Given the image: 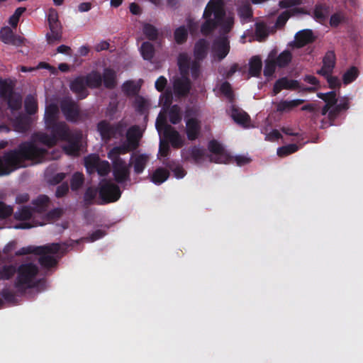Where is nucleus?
Listing matches in <instances>:
<instances>
[{
    "instance_id": "nucleus-1",
    "label": "nucleus",
    "mask_w": 363,
    "mask_h": 363,
    "mask_svg": "<svg viewBox=\"0 0 363 363\" xmlns=\"http://www.w3.org/2000/svg\"><path fill=\"white\" fill-rule=\"evenodd\" d=\"M45 128L50 134L35 133L32 136V140L21 143L16 150L1 157V176L7 175L18 168L25 167L27 162L41 163L57 158L58 155L55 152L50 153L45 148L38 147L35 142L38 141L48 147H53L60 140H68L74 133L71 132L64 121L52 123Z\"/></svg>"
},
{
    "instance_id": "nucleus-2",
    "label": "nucleus",
    "mask_w": 363,
    "mask_h": 363,
    "mask_svg": "<svg viewBox=\"0 0 363 363\" xmlns=\"http://www.w3.org/2000/svg\"><path fill=\"white\" fill-rule=\"evenodd\" d=\"M225 14L224 0H210L203 13V22L200 27L201 33L208 36L220 27L221 36H226L233 27L234 18H225Z\"/></svg>"
},
{
    "instance_id": "nucleus-3",
    "label": "nucleus",
    "mask_w": 363,
    "mask_h": 363,
    "mask_svg": "<svg viewBox=\"0 0 363 363\" xmlns=\"http://www.w3.org/2000/svg\"><path fill=\"white\" fill-rule=\"evenodd\" d=\"M15 272L16 277L14 280V286L21 294H24L28 289H35L39 286L41 279H38L39 268L37 264L31 262H25L19 264L16 270L11 266H3L1 267V279H9Z\"/></svg>"
},
{
    "instance_id": "nucleus-4",
    "label": "nucleus",
    "mask_w": 363,
    "mask_h": 363,
    "mask_svg": "<svg viewBox=\"0 0 363 363\" xmlns=\"http://www.w3.org/2000/svg\"><path fill=\"white\" fill-rule=\"evenodd\" d=\"M125 128L126 125L123 121L111 123L106 120L99 121L96 125L97 131L104 142L123 137Z\"/></svg>"
},
{
    "instance_id": "nucleus-5",
    "label": "nucleus",
    "mask_w": 363,
    "mask_h": 363,
    "mask_svg": "<svg viewBox=\"0 0 363 363\" xmlns=\"http://www.w3.org/2000/svg\"><path fill=\"white\" fill-rule=\"evenodd\" d=\"M99 194L103 203H108L117 201L121 196V191L117 184L104 179L99 184Z\"/></svg>"
},
{
    "instance_id": "nucleus-6",
    "label": "nucleus",
    "mask_w": 363,
    "mask_h": 363,
    "mask_svg": "<svg viewBox=\"0 0 363 363\" xmlns=\"http://www.w3.org/2000/svg\"><path fill=\"white\" fill-rule=\"evenodd\" d=\"M156 128L159 132L163 130L164 137L171 143L174 148L179 149L183 146L184 141L179 132L172 125L167 124L164 118L162 121H160L159 118L157 119Z\"/></svg>"
},
{
    "instance_id": "nucleus-7",
    "label": "nucleus",
    "mask_w": 363,
    "mask_h": 363,
    "mask_svg": "<svg viewBox=\"0 0 363 363\" xmlns=\"http://www.w3.org/2000/svg\"><path fill=\"white\" fill-rule=\"evenodd\" d=\"M60 249L61 244L57 242H52L43 246L29 245L21 247L15 252V255L17 256L30 254H45L50 255L57 254L60 252Z\"/></svg>"
},
{
    "instance_id": "nucleus-8",
    "label": "nucleus",
    "mask_w": 363,
    "mask_h": 363,
    "mask_svg": "<svg viewBox=\"0 0 363 363\" xmlns=\"http://www.w3.org/2000/svg\"><path fill=\"white\" fill-rule=\"evenodd\" d=\"M61 111L66 120L75 123L80 117V108L77 102L71 98H65L60 101Z\"/></svg>"
},
{
    "instance_id": "nucleus-9",
    "label": "nucleus",
    "mask_w": 363,
    "mask_h": 363,
    "mask_svg": "<svg viewBox=\"0 0 363 363\" xmlns=\"http://www.w3.org/2000/svg\"><path fill=\"white\" fill-rule=\"evenodd\" d=\"M113 175L118 184H123L130 181V165L124 160L112 162Z\"/></svg>"
},
{
    "instance_id": "nucleus-10",
    "label": "nucleus",
    "mask_w": 363,
    "mask_h": 363,
    "mask_svg": "<svg viewBox=\"0 0 363 363\" xmlns=\"http://www.w3.org/2000/svg\"><path fill=\"white\" fill-rule=\"evenodd\" d=\"M208 150L214 155H211L209 160L216 163H228L231 157L225 152L223 147L217 140H212L208 143Z\"/></svg>"
},
{
    "instance_id": "nucleus-11",
    "label": "nucleus",
    "mask_w": 363,
    "mask_h": 363,
    "mask_svg": "<svg viewBox=\"0 0 363 363\" xmlns=\"http://www.w3.org/2000/svg\"><path fill=\"white\" fill-rule=\"evenodd\" d=\"M191 83L187 75H182L178 77L173 82L174 94L178 97L186 96L191 89Z\"/></svg>"
},
{
    "instance_id": "nucleus-12",
    "label": "nucleus",
    "mask_w": 363,
    "mask_h": 363,
    "mask_svg": "<svg viewBox=\"0 0 363 363\" xmlns=\"http://www.w3.org/2000/svg\"><path fill=\"white\" fill-rule=\"evenodd\" d=\"M213 50L219 60L224 59L230 51V43L227 36H220L216 39L213 45Z\"/></svg>"
},
{
    "instance_id": "nucleus-13",
    "label": "nucleus",
    "mask_w": 363,
    "mask_h": 363,
    "mask_svg": "<svg viewBox=\"0 0 363 363\" xmlns=\"http://www.w3.org/2000/svg\"><path fill=\"white\" fill-rule=\"evenodd\" d=\"M86 84L84 76H78L70 82V90L77 96L78 99H85L89 93L86 90Z\"/></svg>"
},
{
    "instance_id": "nucleus-14",
    "label": "nucleus",
    "mask_w": 363,
    "mask_h": 363,
    "mask_svg": "<svg viewBox=\"0 0 363 363\" xmlns=\"http://www.w3.org/2000/svg\"><path fill=\"white\" fill-rule=\"evenodd\" d=\"M33 119L31 116L26 114H19L12 120L14 130L18 133H26L31 128Z\"/></svg>"
},
{
    "instance_id": "nucleus-15",
    "label": "nucleus",
    "mask_w": 363,
    "mask_h": 363,
    "mask_svg": "<svg viewBox=\"0 0 363 363\" xmlns=\"http://www.w3.org/2000/svg\"><path fill=\"white\" fill-rule=\"evenodd\" d=\"M336 56L333 50H328L323 57V66L317 71L320 75H328L332 74L335 67Z\"/></svg>"
},
{
    "instance_id": "nucleus-16",
    "label": "nucleus",
    "mask_w": 363,
    "mask_h": 363,
    "mask_svg": "<svg viewBox=\"0 0 363 363\" xmlns=\"http://www.w3.org/2000/svg\"><path fill=\"white\" fill-rule=\"evenodd\" d=\"M143 134L138 125H133L126 132V141L125 142L132 150H135L140 145V140Z\"/></svg>"
},
{
    "instance_id": "nucleus-17",
    "label": "nucleus",
    "mask_w": 363,
    "mask_h": 363,
    "mask_svg": "<svg viewBox=\"0 0 363 363\" xmlns=\"http://www.w3.org/2000/svg\"><path fill=\"white\" fill-rule=\"evenodd\" d=\"M299 88V83L297 80L289 79L286 77L277 79L273 86V95L276 96L282 89L295 90Z\"/></svg>"
},
{
    "instance_id": "nucleus-18",
    "label": "nucleus",
    "mask_w": 363,
    "mask_h": 363,
    "mask_svg": "<svg viewBox=\"0 0 363 363\" xmlns=\"http://www.w3.org/2000/svg\"><path fill=\"white\" fill-rule=\"evenodd\" d=\"M23 41L24 38L16 35L10 28L7 26L1 28V42L18 47L23 43Z\"/></svg>"
},
{
    "instance_id": "nucleus-19",
    "label": "nucleus",
    "mask_w": 363,
    "mask_h": 363,
    "mask_svg": "<svg viewBox=\"0 0 363 363\" xmlns=\"http://www.w3.org/2000/svg\"><path fill=\"white\" fill-rule=\"evenodd\" d=\"M81 139V134L73 133L68 140H65L67 142V144L64 147L65 152L69 155H77L80 149Z\"/></svg>"
},
{
    "instance_id": "nucleus-20",
    "label": "nucleus",
    "mask_w": 363,
    "mask_h": 363,
    "mask_svg": "<svg viewBox=\"0 0 363 363\" xmlns=\"http://www.w3.org/2000/svg\"><path fill=\"white\" fill-rule=\"evenodd\" d=\"M230 116L236 123L242 127L247 128L249 126L250 122V116L245 111L235 105L231 106Z\"/></svg>"
},
{
    "instance_id": "nucleus-21",
    "label": "nucleus",
    "mask_w": 363,
    "mask_h": 363,
    "mask_svg": "<svg viewBox=\"0 0 363 363\" xmlns=\"http://www.w3.org/2000/svg\"><path fill=\"white\" fill-rule=\"evenodd\" d=\"M315 40L313 31L310 29H304L298 31L295 35V46L301 48L313 43Z\"/></svg>"
},
{
    "instance_id": "nucleus-22",
    "label": "nucleus",
    "mask_w": 363,
    "mask_h": 363,
    "mask_svg": "<svg viewBox=\"0 0 363 363\" xmlns=\"http://www.w3.org/2000/svg\"><path fill=\"white\" fill-rule=\"evenodd\" d=\"M186 136L189 140H195L199 135L201 131V124L198 119L191 118L186 123Z\"/></svg>"
},
{
    "instance_id": "nucleus-23",
    "label": "nucleus",
    "mask_w": 363,
    "mask_h": 363,
    "mask_svg": "<svg viewBox=\"0 0 363 363\" xmlns=\"http://www.w3.org/2000/svg\"><path fill=\"white\" fill-rule=\"evenodd\" d=\"M208 48L209 43L206 39L201 38L196 41L194 48V59L203 60L207 56Z\"/></svg>"
},
{
    "instance_id": "nucleus-24",
    "label": "nucleus",
    "mask_w": 363,
    "mask_h": 363,
    "mask_svg": "<svg viewBox=\"0 0 363 363\" xmlns=\"http://www.w3.org/2000/svg\"><path fill=\"white\" fill-rule=\"evenodd\" d=\"M149 160L150 158L147 155L139 154L135 156L132 162L129 163V165L133 164L135 174H140L145 170Z\"/></svg>"
},
{
    "instance_id": "nucleus-25",
    "label": "nucleus",
    "mask_w": 363,
    "mask_h": 363,
    "mask_svg": "<svg viewBox=\"0 0 363 363\" xmlns=\"http://www.w3.org/2000/svg\"><path fill=\"white\" fill-rule=\"evenodd\" d=\"M131 151H133L131 148L124 142L123 144L111 149L108 152L107 156L111 162H117L118 160H123L120 157L121 155H125Z\"/></svg>"
},
{
    "instance_id": "nucleus-26",
    "label": "nucleus",
    "mask_w": 363,
    "mask_h": 363,
    "mask_svg": "<svg viewBox=\"0 0 363 363\" xmlns=\"http://www.w3.org/2000/svg\"><path fill=\"white\" fill-rule=\"evenodd\" d=\"M102 77L104 86L108 89H113L117 84L116 72L111 68H105Z\"/></svg>"
},
{
    "instance_id": "nucleus-27",
    "label": "nucleus",
    "mask_w": 363,
    "mask_h": 363,
    "mask_svg": "<svg viewBox=\"0 0 363 363\" xmlns=\"http://www.w3.org/2000/svg\"><path fill=\"white\" fill-rule=\"evenodd\" d=\"M329 15V6L325 4H317L313 10V18L318 23L323 24Z\"/></svg>"
},
{
    "instance_id": "nucleus-28",
    "label": "nucleus",
    "mask_w": 363,
    "mask_h": 363,
    "mask_svg": "<svg viewBox=\"0 0 363 363\" xmlns=\"http://www.w3.org/2000/svg\"><path fill=\"white\" fill-rule=\"evenodd\" d=\"M59 108L55 104H50L45 108L44 121L45 126L58 122Z\"/></svg>"
},
{
    "instance_id": "nucleus-29",
    "label": "nucleus",
    "mask_w": 363,
    "mask_h": 363,
    "mask_svg": "<svg viewBox=\"0 0 363 363\" xmlns=\"http://www.w3.org/2000/svg\"><path fill=\"white\" fill-rule=\"evenodd\" d=\"M6 101L8 104L9 109L13 112L18 111L22 106V96L18 93H11L6 95L2 101Z\"/></svg>"
},
{
    "instance_id": "nucleus-30",
    "label": "nucleus",
    "mask_w": 363,
    "mask_h": 363,
    "mask_svg": "<svg viewBox=\"0 0 363 363\" xmlns=\"http://www.w3.org/2000/svg\"><path fill=\"white\" fill-rule=\"evenodd\" d=\"M84 77L87 87L90 89H99L102 85V77L98 71L93 70Z\"/></svg>"
},
{
    "instance_id": "nucleus-31",
    "label": "nucleus",
    "mask_w": 363,
    "mask_h": 363,
    "mask_svg": "<svg viewBox=\"0 0 363 363\" xmlns=\"http://www.w3.org/2000/svg\"><path fill=\"white\" fill-rule=\"evenodd\" d=\"M50 201V198L47 195L41 194L33 200L32 204L33 206L32 209L34 212L44 213L47 211Z\"/></svg>"
},
{
    "instance_id": "nucleus-32",
    "label": "nucleus",
    "mask_w": 363,
    "mask_h": 363,
    "mask_svg": "<svg viewBox=\"0 0 363 363\" xmlns=\"http://www.w3.org/2000/svg\"><path fill=\"white\" fill-rule=\"evenodd\" d=\"M262 68V59L259 55L252 57L249 61L248 73L251 77H259Z\"/></svg>"
},
{
    "instance_id": "nucleus-33",
    "label": "nucleus",
    "mask_w": 363,
    "mask_h": 363,
    "mask_svg": "<svg viewBox=\"0 0 363 363\" xmlns=\"http://www.w3.org/2000/svg\"><path fill=\"white\" fill-rule=\"evenodd\" d=\"M188 155L183 156L185 160H189V158L192 159L195 164H199L204 157V150L196 147H191L186 151Z\"/></svg>"
},
{
    "instance_id": "nucleus-34",
    "label": "nucleus",
    "mask_w": 363,
    "mask_h": 363,
    "mask_svg": "<svg viewBox=\"0 0 363 363\" xmlns=\"http://www.w3.org/2000/svg\"><path fill=\"white\" fill-rule=\"evenodd\" d=\"M303 99H294L291 101L282 100L278 103L277 111L278 112L290 111L294 108L304 103Z\"/></svg>"
},
{
    "instance_id": "nucleus-35",
    "label": "nucleus",
    "mask_w": 363,
    "mask_h": 363,
    "mask_svg": "<svg viewBox=\"0 0 363 363\" xmlns=\"http://www.w3.org/2000/svg\"><path fill=\"white\" fill-rule=\"evenodd\" d=\"M177 64L182 75H188L191 63L187 53L182 52L179 55Z\"/></svg>"
},
{
    "instance_id": "nucleus-36",
    "label": "nucleus",
    "mask_w": 363,
    "mask_h": 363,
    "mask_svg": "<svg viewBox=\"0 0 363 363\" xmlns=\"http://www.w3.org/2000/svg\"><path fill=\"white\" fill-rule=\"evenodd\" d=\"M169 177V172L162 168H157L151 176V182L157 185L164 182Z\"/></svg>"
},
{
    "instance_id": "nucleus-37",
    "label": "nucleus",
    "mask_w": 363,
    "mask_h": 363,
    "mask_svg": "<svg viewBox=\"0 0 363 363\" xmlns=\"http://www.w3.org/2000/svg\"><path fill=\"white\" fill-rule=\"evenodd\" d=\"M163 164L170 169L176 178L182 179L186 175V171L184 168L179 164H177L175 161L169 160L167 159L163 162Z\"/></svg>"
},
{
    "instance_id": "nucleus-38",
    "label": "nucleus",
    "mask_w": 363,
    "mask_h": 363,
    "mask_svg": "<svg viewBox=\"0 0 363 363\" xmlns=\"http://www.w3.org/2000/svg\"><path fill=\"white\" fill-rule=\"evenodd\" d=\"M35 255L40 256L38 259V262L40 264V266L44 269H49L52 267H55L57 266L58 263L57 259L52 255L45 254Z\"/></svg>"
},
{
    "instance_id": "nucleus-39",
    "label": "nucleus",
    "mask_w": 363,
    "mask_h": 363,
    "mask_svg": "<svg viewBox=\"0 0 363 363\" xmlns=\"http://www.w3.org/2000/svg\"><path fill=\"white\" fill-rule=\"evenodd\" d=\"M24 106L26 115L30 116L35 114L38 108L37 99L31 94L28 95L24 101Z\"/></svg>"
},
{
    "instance_id": "nucleus-40",
    "label": "nucleus",
    "mask_w": 363,
    "mask_h": 363,
    "mask_svg": "<svg viewBox=\"0 0 363 363\" xmlns=\"http://www.w3.org/2000/svg\"><path fill=\"white\" fill-rule=\"evenodd\" d=\"M237 11L241 20H250L253 16L252 9L249 2H245L238 6Z\"/></svg>"
},
{
    "instance_id": "nucleus-41",
    "label": "nucleus",
    "mask_w": 363,
    "mask_h": 363,
    "mask_svg": "<svg viewBox=\"0 0 363 363\" xmlns=\"http://www.w3.org/2000/svg\"><path fill=\"white\" fill-rule=\"evenodd\" d=\"M255 34L259 42L264 41L269 35V30L267 25L264 22L256 23Z\"/></svg>"
},
{
    "instance_id": "nucleus-42",
    "label": "nucleus",
    "mask_w": 363,
    "mask_h": 363,
    "mask_svg": "<svg viewBox=\"0 0 363 363\" xmlns=\"http://www.w3.org/2000/svg\"><path fill=\"white\" fill-rule=\"evenodd\" d=\"M273 60L275 61L277 67L281 68L286 67L292 60V54L289 50H285L281 52L276 59Z\"/></svg>"
},
{
    "instance_id": "nucleus-43",
    "label": "nucleus",
    "mask_w": 363,
    "mask_h": 363,
    "mask_svg": "<svg viewBox=\"0 0 363 363\" xmlns=\"http://www.w3.org/2000/svg\"><path fill=\"white\" fill-rule=\"evenodd\" d=\"M296 13H301V9L295 8L290 11H283L277 18L276 26L277 28L284 26L291 16Z\"/></svg>"
},
{
    "instance_id": "nucleus-44",
    "label": "nucleus",
    "mask_w": 363,
    "mask_h": 363,
    "mask_svg": "<svg viewBox=\"0 0 363 363\" xmlns=\"http://www.w3.org/2000/svg\"><path fill=\"white\" fill-rule=\"evenodd\" d=\"M148 105V101L142 96L137 95L135 97L133 106L139 114H145L147 111Z\"/></svg>"
},
{
    "instance_id": "nucleus-45",
    "label": "nucleus",
    "mask_w": 363,
    "mask_h": 363,
    "mask_svg": "<svg viewBox=\"0 0 363 363\" xmlns=\"http://www.w3.org/2000/svg\"><path fill=\"white\" fill-rule=\"evenodd\" d=\"M140 86L136 84L133 81H126L122 85V90L128 96H137Z\"/></svg>"
},
{
    "instance_id": "nucleus-46",
    "label": "nucleus",
    "mask_w": 363,
    "mask_h": 363,
    "mask_svg": "<svg viewBox=\"0 0 363 363\" xmlns=\"http://www.w3.org/2000/svg\"><path fill=\"white\" fill-rule=\"evenodd\" d=\"M140 53L144 60H151L155 55V48L153 45L148 42H144L140 47Z\"/></svg>"
},
{
    "instance_id": "nucleus-47",
    "label": "nucleus",
    "mask_w": 363,
    "mask_h": 363,
    "mask_svg": "<svg viewBox=\"0 0 363 363\" xmlns=\"http://www.w3.org/2000/svg\"><path fill=\"white\" fill-rule=\"evenodd\" d=\"M182 118L180 107L177 104L172 105L169 111V119L171 123L176 125L181 122Z\"/></svg>"
},
{
    "instance_id": "nucleus-48",
    "label": "nucleus",
    "mask_w": 363,
    "mask_h": 363,
    "mask_svg": "<svg viewBox=\"0 0 363 363\" xmlns=\"http://www.w3.org/2000/svg\"><path fill=\"white\" fill-rule=\"evenodd\" d=\"M317 96L324 101L326 105L333 107L337 102V94L335 91L327 93H318Z\"/></svg>"
},
{
    "instance_id": "nucleus-49",
    "label": "nucleus",
    "mask_w": 363,
    "mask_h": 363,
    "mask_svg": "<svg viewBox=\"0 0 363 363\" xmlns=\"http://www.w3.org/2000/svg\"><path fill=\"white\" fill-rule=\"evenodd\" d=\"M33 210L30 206H22L14 213V218L18 220H29L33 215Z\"/></svg>"
},
{
    "instance_id": "nucleus-50",
    "label": "nucleus",
    "mask_w": 363,
    "mask_h": 363,
    "mask_svg": "<svg viewBox=\"0 0 363 363\" xmlns=\"http://www.w3.org/2000/svg\"><path fill=\"white\" fill-rule=\"evenodd\" d=\"M84 182V177L82 172H77L73 174L70 180V186L72 191L79 190Z\"/></svg>"
},
{
    "instance_id": "nucleus-51",
    "label": "nucleus",
    "mask_w": 363,
    "mask_h": 363,
    "mask_svg": "<svg viewBox=\"0 0 363 363\" xmlns=\"http://www.w3.org/2000/svg\"><path fill=\"white\" fill-rule=\"evenodd\" d=\"M175 42L178 45L184 44L188 38V30L184 26L177 28L174 33Z\"/></svg>"
},
{
    "instance_id": "nucleus-52",
    "label": "nucleus",
    "mask_w": 363,
    "mask_h": 363,
    "mask_svg": "<svg viewBox=\"0 0 363 363\" xmlns=\"http://www.w3.org/2000/svg\"><path fill=\"white\" fill-rule=\"evenodd\" d=\"M359 75L357 67L352 66L348 69L342 76V81L345 84H349L354 82Z\"/></svg>"
},
{
    "instance_id": "nucleus-53",
    "label": "nucleus",
    "mask_w": 363,
    "mask_h": 363,
    "mask_svg": "<svg viewBox=\"0 0 363 363\" xmlns=\"http://www.w3.org/2000/svg\"><path fill=\"white\" fill-rule=\"evenodd\" d=\"M14 84L11 81L7 79H2L1 82V101L6 97V95L11 94V93H16L13 91Z\"/></svg>"
},
{
    "instance_id": "nucleus-54",
    "label": "nucleus",
    "mask_w": 363,
    "mask_h": 363,
    "mask_svg": "<svg viewBox=\"0 0 363 363\" xmlns=\"http://www.w3.org/2000/svg\"><path fill=\"white\" fill-rule=\"evenodd\" d=\"M143 33L150 40H155L158 37V30L152 25L146 23L143 26Z\"/></svg>"
},
{
    "instance_id": "nucleus-55",
    "label": "nucleus",
    "mask_w": 363,
    "mask_h": 363,
    "mask_svg": "<svg viewBox=\"0 0 363 363\" xmlns=\"http://www.w3.org/2000/svg\"><path fill=\"white\" fill-rule=\"evenodd\" d=\"M298 150V147L296 144H289L282 146L277 149V155L279 157H286L292 153L296 152Z\"/></svg>"
},
{
    "instance_id": "nucleus-56",
    "label": "nucleus",
    "mask_w": 363,
    "mask_h": 363,
    "mask_svg": "<svg viewBox=\"0 0 363 363\" xmlns=\"http://www.w3.org/2000/svg\"><path fill=\"white\" fill-rule=\"evenodd\" d=\"M220 92L230 101L234 99V94L230 84L225 81L220 86Z\"/></svg>"
},
{
    "instance_id": "nucleus-57",
    "label": "nucleus",
    "mask_w": 363,
    "mask_h": 363,
    "mask_svg": "<svg viewBox=\"0 0 363 363\" xmlns=\"http://www.w3.org/2000/svg\"><path fill=\"white\" fill-rule=\"evenodd\" d=\"M277 65L273 59H267L265 60L264 68V75L267 77H272L275 72Z\"/></svg>"
},
{
    "instance_id": "nucleus-58",
    "label": "nucleus",
    "mask_w": 363,
    "mask_h": 363,
    "mask_svg": "<svg viewBox=\"0 0 363 363\" xmlns=\"http://www.w3.org/2000/svg\"><path fill=\"white\" fill-rule=\"evenodd\" d=\"M94 170H96L100 176L105 177L110 172V164L108 161L100 160Z\"/></svg>"
},
{
    "instance_id": "nucleus-59",
    "label": "nucleus",
    "mask_w": 363,
    "mask_h": 363,
    "mask_svg": "<svg viewBox=\"0 0 363 363\" xmlns=\"http://www.w3.org/2000/svg\"><path fill=\"white\" fill-rule=\"evenodd\" d=\"M100 158L98 155H90L84 158V164L87 169H95Z\"/></svg>"
},
{
    "instance_id": "nucleus-60",
    "label": "nucleus",
    "mask_w": 363,
    "mask_h": 363,
    "mask_svg": "<svg viewBox=\"0 0 363 363\" xmlns=\"http://www.w3.org/2000/svg\"><path fill=\"white\" fill-rule=\"evenodd\" d=\"M106 235V232L103 230H96L93 232L89 237L83 238L80 240H77V243H79L82 240H86L89 242H94L97 240L102 238Z\"/></svg>"
},
{
    "instance_id": "nucleus-61",
    "label": "nucleus",
    "mask_w": 363,
    "mask_h": 363,
    "mask_svg": "<svg viewBox=\"0 0 363 363\" xmlns=\"http://www.w3.org/2000/svg\"><path fill=\"white\" fill-rule=\"evenodd\" d=\"M201 60H195L190 65L191 74L193 79H196L201 74Z\"/></svg>"
},
{
    "instance_id": "nucleus-62",
    "label": "nucleus",
    "mask_w": 363,
    "mask_h": 363,
    "mask_svg": "<svg viewBox=\"0 0 363 363\" xmlns=\"http://www.w3.org/2000/svg\"><path fill=\"white\" fill-rule=\"evenodd\" d=\"M3 299L10 303H16L18 300L16 294L8 289L1 290V306L3 305Z\"/></svg>"
},
{
    "instance_id": "nucleus-63",
    "label": "nucleus",
    "mask_w": 363,
    "mask_h": 363,
    "mask_svg": "<svg viewBox=\"0 0 363 363\" xmlns=\"http://www.w3.org/2000/svg\"><path fill=\"white\" fill-rule=\"evenodd\" d=\"M97 191L92 187H89L84 195V200L86 204L90 205L96 196Z\"/></svg>"
},
{
    "instance_id": "nucleus-64",
    "label": "nucleus",
    "mask_w": 363,
    "mask_h": 363,
    "mask_svg": "<svg viewBox=\"0 0 363 363\" xmlns=\"http://www.w3.org/2000/svg\"><path fill=\"white\" fill-rule=\"evenodd\" d=\"M173 96L171 90H166L160 97V102L162 103L163 106L169 107L172 103Z\"/></svg>"
}]
</instances>
